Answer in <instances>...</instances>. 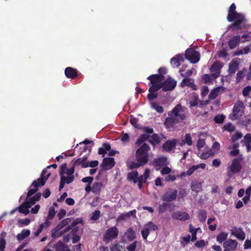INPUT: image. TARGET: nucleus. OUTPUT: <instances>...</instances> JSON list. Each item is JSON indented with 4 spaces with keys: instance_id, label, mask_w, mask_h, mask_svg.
Instances as JSON below:
<instances>
[{
    "instance_id": "nucleus-59",
    "label": "nucleus",
    "mask_w": 251,
    "mask_h": 251,
    "mask_svg": "<svg viewBox=\"0 0 251 251\" xmlns=\"http://www.w3.org/2000/svg\"><path fill=\"white\" fill-rule=\"evenodd\" d=\"M122 247L119 244H115L110 248L111 251H121Z\"/></svg>"
},
{
    "instance_id": "nucleus-24",
    "label": "nucleus",
    "mask_w": 251,
    "mask_h": 251,
    "mask_svg": "<svg viewBox=\"0 0 251 251\" xmlns=\"http://www.w3.org/2000/svg\"><path fill=\"white\" fill-rule=\"evenodd\" d=\"M223 67L222 64L219 62H214L211 66L210 70L213 74L218 73V76L220 75V70Z\"/></svg>"
},
{
    "instance_id": "nucleus-26",
    "label": "nucleus",
    "mask_w": 251,
    "mask_h": 251,
    "mask_svg": "<svg viewBox=\"0 0 251 251\" xmlns=\"http://www.w3.org/2000/svg\"><path fill=\"white\" fill-rule=\"evenodd\" d=\"M202 186V183L199 181H193L191 184V189L192 191L197 193L201 190Z\"/></svg>"
},
{
    "instance_id": "nucleus-10",
    "label": "nucleus",
    "mask_w": 251,
    "mask_h": 251,
    "mask_svg": "<svg viewBox=\"0 0 251 251\" xmlns=\"http://www.w3.org/2000/svg\"><path fill=\"white\" fill-rule=\"evenodd\" d=\"M241 169L240 161L238 159H234L231 165L227 168V175L231 177L235 174L239 172Z\"/></svg>"
},
{
    "instance_id": "nucleus-39",
    "label": "nucleus",
    "mask_w": 251,
    "mask_h": 251,
    "mask_svg": "<svg viewBox=\"0 0 251 251\" xmlns=\"http://www.w3.org/2000/svg\"><path fill=\"white\" fill-rule=\"evenodd\" d=\"M77 165H81L82 168H87L88 167V162H83V159L79 158L76 159L74 162V167Z\"/></svg>"
},
{
    "instance_id": "nucleus-20",
    "label": "nucleus",
    "mask_w": 251,
    "mask_h": 251,
    "mask_svg": "<svg viewBox=\"0 0 251 251\" xmlns=\"http://www.w3.org/2000/svg\"><path fill=\"white\" fill-rule=\"evenodd\" d=\"M168 164L167 159L165 157L155 158L153 160V165L154 166L163 167Z\"/></svg>"
},
{
    "instance_id": "nucleus-54",
    "label": "nucleus",
    "mask_w": 251,
    "mask_h": 251,
    "mask_svg": "<svg viewBox=\"0 0 251 251\" xmlns=\"http://www.w3.org/2000/svg\"><path fill=\"white\" fill-rule=\"evenodd\" d=\"M225 117L223 115H218L214 118V121L217 123H222L224 121Z\"/></svg>"
},
{
    "instance_id": "nucleus-30",
    "label": "nucleus",
    "mask_w": 251,
    "mask_h": 251,
    "mask_svg": "<svg viewBox=\"0 0 251 251\" xmlns=\"http://www.w3.org/2000/svg\"><path fill=\"white\" fill-rule=\"evenodd\" d=\"M223 89V88L222 87H219L218 88H216L213 90H212L211 92L210 93L209 95V100L206 101V102L205 104H207L210 100H213L215 98H216V97L218 96V93L220 90Z\"/></svg>"
},
{
    "instance_id": "nucleus-17",
    "label": "nucleus",
    "mask_w": 251,
    "mask_h": 251,
    "mask_svg": "<svg viewBox=\"0 0 251 251\" xmlns=\"http://www.w3.org/2000/svg\"><path fill=\"white\" fill-rule=\"evenodd\" d=\"M101 165L104 170H109L114 166V160L113 158H104Z\"/></svg>"
},
{
    "instance_id": "nucleus-21",
    "label": "nucleus",
    "mask_w": 251,
    "mask_h": 251,
    "mask_svg": "<svg viewBox=\"0 0 251 251\" xmlns=\"http://www.w3.org/2000/svg\"><path fill=\"white\" fill-rule=\"evenodd\" d=\"M41 196V193H38L35 194V195L32 197V198H26L25 202H27V203L30 205V207L31 205L34 204L36 202V201H38Z\"/></svg>"
},
{
    "instance_id": "nucleus-48",
    "label": "nucleus",
    "mask_w": 251,
    "mask_h": 251,
    "mask_svg": "<svg viewBox=\"0 0 251 251\" xmlns=\"http://www.w3.org/2000/svg\"><path fill=\"white\" fill-rule=\"evenodd\" d=\"M171 64L173 67H178L180 66V62L174 56L171 60Z\"/></svg>"
},
{
    "instance_id": "nucleus-28",
    "label": "nucleus",
    "mask_w": 251,
    "mask_h": 251,
    "mask_svg": "<svg viewBox=\"0 0 251 251\" xmlns=\"http://www.w3.org/2000/svg\"><path fill=\"white\" fill-rule=\"evenodd\" d=\"M218 77V73L216 74H205L202 76V79L206 83L210 82L211 80L216 79Z\"/></svg>"
},
{
    "instance_id": "nucleus-33",
    "label": "nucleus",
    "mask_w": 251,
    "mask_h": 251,
    "mask_svg": "<svg viewBox=\"0 0 251 251\" xmlns=\"http://www.w3.org/2000/svg\"><path fill=\"white\" fill-rule=\"evenodd\" d=\"M30 234V231L29 229H24L17 235V239L19 241H22L28 237Z\"/></svg>"
},
{
    "instance_id": "nucleus-8",
    "label": "nucleus",
    "mask_w": 251,
    "mask_h": 251,
    "mask_svg": "<svg viewBox=\"0 0 251 251\" xmlns=\"http://www.w3.org/2000/svg\"><path fill=\"white\" fill-rule=\"evenodd\" d=\"M244 111V106L243 102L238 101L236 103L233 108V112L230 114L229 117L232 120H236L241 117Z\"/></svg>"
},
{
    "instance_id": "nucleus-35",
    "label": "nucleus",
    "mask_w": 251,
    "mask_h": 251,
    "mask_svg": "<svg viewBox=\"0 0 251 251\" xmlns=\"http://www.w3.org/2000/svg\"><path fill=\"white\" fill-rule=\"evenodd\" d=\"M151 106L154 109L157 113L161 114L164 112V108L162 106L159 105L155 102L151 101L150 102Z\"/></svg>"
},
{
    "instance_id": "nucleus-57",
    "label": "nucleus",
    "mask_w": 251,
    "mask_h": 251,
    "mask_svg": "<svg viewBox=\"0 0 251 251\" xmlns=\"http://www.w3.org/2000/svg\"><path fill=\"white\" fill-rule=\"evenodd\" d=\"M136 247V242H134L126 247L128 251H135Z\"/></svg>"
},
{
    "instance_id": "nucleus-29",
    "label": "nucleus",
    "mask_w": 251,
    "mask_h": 251,
    "mask_svg": "<svg viewBox=\"0 0 251 251\" xmlns=\"http://www.w3.org/2000/svg\"><path fill=\"white\" fill-rule=\"evenodd\" d=\"M30 207V205H28L27 202L25 201L18 207L19 212L23 213L26 215L29 213V208Z\"/></svg>"
},
{
    "instance_id": "nucleus-6",
    "label": "nucleus",
    "mask_w": 251,
    "mask_h": 251,
    "mask_svg": "<svg viewBox=\"0 0 251 251\" xmlns=\"http://www.w3.org/2000/svg\"><path fill=\"white\" fill-rule=\"evenodd\" d=\"M66 170V165L65 164H62L60 166V175L61 176V179L64 180L66 183L69 184L72 182L74 179L73 174L74 173L75 169L74 166L69 169Z\"/></svg>"
},
{
    "instance_id": "nucleus-62",
    "label": "nucleus",
    "mask_w": 251,
    "mask_h": 251,
    "mask_svg": "<svg viewBox=\"0 0 251 251\" xmlns=\"http://www.w3.org/2000/svg\"><path fill=\"white\" fill-rule=\"evenodd\" d=\"M82 181L84 183H88V184H91L93 180V177L88 176L84 177L82 179Z\"/></svg>"
},
{
    "instance_id": "nucleus-47",
    "label": "nucleus",
    "mask_w": 251,
    "mask_h": 251,
    "mask_svg": "<svg viewBox=\"0 0 251 251\" xmlns=\"http://www.w3.org/2000/svg\"><path fill=\"white\" fill-rule=\"evenodd\" d=\"M100 210H96L92 213L91 220L94 221L98 220L100 217Z\"/></svg>"
},
{
    "instance_id": "nucleus-42",
    "label": "nucleus",
    "mask_w": 251,
    "mask_h": 251,
    "mask_svg": "<svg viewBox=\"0 0 251 251\" xmlns=\"http://www.w3.org/2000/svg\"><path fill=\"white\" fill-rule=\"evenodd\" d=\"M56 212L53 206H51L49 208V213L47 217V220H50L53 218L55 215Z\"/></svg>"
},
{
    "instance_id": "nucleus-22",
    "label": "nucleus",
    "mask_w": 251,
    "mask_h": 251,
    "mask_svg": "<svg viewBox=\"0 0 251 251\" xmlns=\"http://www.w3.org/2000/svg\"><path fill=\"white\" fill-rule=\"evenodd\" d=\"M92 192L95 195H99L103 188L101 182H96L93 183L92 186Z\"/></svg>"
},
{
    "instance_id": "nucleus-45",
    "label": "nucleus",
    "mask_w": 251,
    "mask_h": 251,
    "mask_svg": "<svg viewBox=\"0 0 251 251\" xmlns=\"http://www.w3.org/2000/svg\"><path fill=\"white\" fill-rule=\"evenodd\" d=\"M241 143L244 145L251 144V135L249 134L246 135L244 139L241 141Z\"/></svg>"
},
{
    "instance_id": "nucleus-44",
    "label": "nucleus",
    "mask_w": 251,
    "mask_h": 251,
    "mask_svg": "<svg viewBox=\"0 0 251 251\" xmlns=\"http://www.w3.org/2000/svg\"><path fill=\"white\" fill-rule=\"evenodd\" d=\"M144 226L147 228H148V230H149V231L150 230L154 231V230H157L158 228L157 226L151 222L148 223Z\"/></svg>"
},
{
    "instance_id": "nucleus-7",
    "label": "nucleus",
    "mask_w": 251,
    "mask_h": 251,
    "mask_svg": "<svg viewBox=\"0 0 251 251\" xmlns=\"http://www.w3.org/2000/svg\"><path fill=\"white\" fill-rule=\"evenodd\" d=\"M148 79L150 80V83L151 84V86L149 89L150 93L148 95V98L150 101H151L152 100L156 99L157 97V94L155 92L161 88V86L159 85L158 83L160 81H154L152 78Z\"/></svg>"
},
{
    "instance_id": "nucleus-27",
    "label": "nucleus",
    "mask_w": 251,
    "mask_h": 251,
    "mask_svg": "<svg viewBox=\"0 0 251 251\" xmlns=\"http://www.w3.org/2000/svg\"><path fill=\"white\" fill-rule=\"evenodd\" d=\"M150 137V135H149L148 133H145L140 136L136 141V144L139 146H141L144 143H146L145 142L147 141H149V142H151L150 140H149Z\"/></svg>"
},
{
    "instance_id": "nucleus-38",
    "label": "nucleus",
    "mask_w": 251,
    "mask_h": 251,
    "mask_svg": "<svg viewBox=\"0 0 251 251\" xmlns=\"http://www.w3.org/2000/svg\"><path fill=\"white\" fill-rule=\"evenodd\" d=\"M70 229H71V227L70 226H69L67 227V229L63 231H59V230H55L54 231L52 232L51 236L53 238H58V237H60L63 234V233H64V232H66L67 231L70 230Z\"/></svg>"
},
{
    "instance_id": "nucleus-40",
    "label": "nucleus",
    "mask_w": 251,
    "mask_h": 251,
    "mask_svg": "<svg viewBox=\"0 0 251 251\" xmlns=\"http://www.w3.org/2000/svg\"><path fill=\"white\" fill-rule=\"evenodd\" d=\"M125 236H126L129 241H131L135 238V233L133 229L131 228H129L127 231L125 233Z\"/></svg>"
},
{
    "instance_id": "nucleus-31",
    "label": "nucleus",
    "mask_w": 251,
    "mask_h": 251,
    "mask_svg": "<svg viewBox=\"0 0 251 251\" xmlns=\"http://www.w3.org/2000/svg\"><path fill=\"white\" fill-rule=\"evenodd\" d=\"M238 69V62L232 60L229 64L228 72L230 74H234Z\"/></svg>"
},
{
    "instance_id": "nucleus-56",
    "label": "nucleus",
    "mask_w": 251,
    "mask_h": 251,
    "mask_svg": "<svg viewBox=\"0 0 251 251\" xmlns=\"http://www.w3.org/2000/svg\"><path fill=\"white\" fill-rule=\"evenodd\" d=\"M137 119L133 116H131L130 118V122L131 125L135 127H138Z\"/></svg>"
},
{
    "instance_id": "nucleus-60",
    "label": "nucleus",
    "mask_w": 251,
    "mask_h": 251,
    "mask_svg": "<svg viewBox=\"0 0 251 251\" xmlns=\"http://www.w3.org/2000/svg\"><path fill=\"white\" fill-rule=\"evenodd\" d=\"M208 92L209 90L207 86L202 87L201 89V94L202 98L206 96L208 93Z\"/></svg>"
},
{
    "instance_id": "nucleus-15",
    "label": "nucleus",
    "mask_w": 251,
    "mask_h": 251,
    "mask_svg": "<svg viewBox=\"0 0 251 251\" xmlns=\"http://www.w3.org/2000/svg\"><path fill=\"white\" fill-rule=\"evenodd\" d=\"M172 217L175 220L185 221L190 218V216L186 212L178 211L173 212L172 214Z\"/></svg>"
},
{
    "instance_id": "nucleus-23",
    "label": "nucleus",
    "mask_w": 251,
    "mask_h": 251,
    "mask_svg": "<svg viewBox=\"0 0 251 251\" xmlns=\"http://www.w3.org/2000/svg\"><path fill=\"white\" fill-rule=\"evenodd\" d=\"M53 248L55 251H71L69 247L64 244L62 241H59L55 244Z\"/></svg>"
},
{
    "instance_id": "nucleus-18",
    "label": "nucleus",
    "mask_w": 251,
    "mask_h": 251,
    "mask_svg": "<svg viewBox=\"0 0 251 251\" xmlns=\"http://www.w3.org/2000/svg\"><path fill=\"white\" fill-rule=\"evenodd\" d=\"M180 86L182 87L185 86H187L190 88H192L194 90L197 89V87L194 84V80L189 77L184 78L181 82Z\"/></svg>"
},
{
    "instance_id": "nucleus-12",
    "label": "nucleus",
    "mask_w": 251,
    "mask_h": 251,
    "mask_svg": "<svg viewBox=\"0 0 251 251\" xmlns=\"http://www.w3.org/2000/svg\"><path fill=\"white\" fill-rule=\"evenodd\" d=\"M119 230L116 226H112L108 229L104 236V241L108 242L111 239H115L118 234Z\"/></svg>"
},
{
    "instance_id": "nucleus-58",
    "label": "nucleus",
    "mask_w": 251,
    "mask_h": 251,
    "mask_svg": "<svg viewBox=\"0 0 251 251\" xmlns=\"http://www.w3.org/2000/svg\"><path fill=\"white\" fill-rule=\"evenodd\" d=\"M195 246L198 248H202L205 246L206 243L204 240H201L197 241L195 244Z\"/></svg>"
},
{
    "instance_id": "nucleus-63",
    "label": "nucleus",
    "mask_w": 251,
    "mask_h": 251,
    "mask_svg": "<svg viewBox=\"0 0 251 251\" xmlns=\"http://www.w3.org/2000/svg\"><path fill=\"white\" fill-rule=\"evenodd\" d=\"M176 179V177L174 175H168L165 178L166 181H174Z\"/></svg>"
},
{
    "instance_id": "nucleus-5",
    "label": "nucleus",
    "mask_w": 251,
    "mask_h": 251,
    "mask_svg": "<svg viewBox=\"0 0 251 251\" xmlns=\"http://www.w3.org/2000/svg\"><path fill=\"white\" fill-rule=\"evenodd\" d=\"M47 172V170H44L41 175L40 177L36 180H34L31 184V186H33L34 188L30 189L27 192L26 198H29L32 195L35 194L38 191V187H41L45 185L46 181L50 177V174L49 173L46 175Z\"/></svg>"
},
{
    "instance_id": "nucleus-51",
    "label": "nucleus",
    "mask_w": 251,
    "mask_h": 251,
    "mask_svg": "<svg viewBox=\"0 0 251 251\" xmlns=\"http://www.w3.org/2000/svg\"><path fill=\"white\" fill-rule=\"evenodd\" d=\"M169 205L168 203L164 202L162 204H160L158 206V211L160 213L164 212L166 210V208Z\"/></svg>"
},
{
    "instance_id": "nucleus-9",
    "label": "nucleus",
    "mask_w": 251,
    "mask_h": 251,
    "mask_svg": "<svg viewBox=\"0 0 251 251\" xmlns=\"http://www.w3.org/2000/svg\"><path fill=\"white\" fill-rule=\"evenodd\" d=\"M177 196V191L176 189L169 188L166 189L161 197V199L166 202H172L175 201Z\"/></svg>"
},
{
    "instance_id": "nucleus-61",
    "label": "nucleus",
    "mask_w": 251,
    "mask_h": 251,
    "mask_svg": "<svg viewBox=\"0 0 251 251\" xmlns=\"http://www.w3.org/2000/svg\"><path fill=\"white\" fill-rule=\"evenodd\" d=\"M205 144V141L204 140L200 139L198 140L197 146L199 150L201 149L202 147H203L204 145Z\"/></svg>"
},
{
    "instance_id": "nucleus-50",
    "label": "nucleus",
    "mask_w": 251,
    "mask_h": 251,
    "mask_svg": "<svg viewBox=\"0 0 251 251\" xmlns=\"http://www.w3.org/2000/svg\"><path fill=\"white\" fill-rule=\"evenodd\" d=\"M172 172V169L168 167H163L161 170V174L162 175H169Z\"/></svg>"
},
{
    "instance_id": "nucleus-13",
    "label": "nucleus",
    "mask_w": 251,
    "mask_h": 251,
    "mask_svg": "<svg viewBox=\"0 0 251 251\" xmlns=\"http://www.w3.org/2000/svg\"><path fill=\"white\" fill-rule=\"evenodd\" d=\"M230 232L232 235L234 236L239 240H244L245 239V233L240 227L233 226L230 230Z\"/></svg>"
},
{
    "instance_id": "nucleus-53",
    "label": "nucleus",
    "mask_w": 251,
    "mask_h": 251,
    "mask_svg": "<svg viewBox=\"0 0 251 251\" xmlns=\"http://www.w3.org/2000/svg\"><path fill=\"white\" fill-rule=\"evenodd\" d=\"M129 136L127 133H122V137H121V141L124 143H126L127 142L129 141Z\"/></svg>"
},
{
    "instance_id": "nucleus-32",
    "label": "nucleus",
    "mask_w": 251,
    "mask_h": 251,
    "mask_svg": "<svg viewBox=\"0 0 251 251\" xmlns=\"http://www.w3.org/2000/svg\"><path fill=\"white\" fill-rule=\"evenodd\" d=\"M65 74L68 78H74L76 76V71L72 68L67 67L65 70Z\"/></svg>"
},
{
    "instance_id": "nucleus-46",
    "label": "nucleus",
    "mask_w": 251,
    "mask_h": 251,
    "mask_svg": "<svg viewBox=\"0 0 251 251\" xmlns=\"http://www.w3.org/2000/svg\"><path fill=\"white\" fill-rule=\"evenodd\" d=\"M224 129L225 130L231 132L235 130V127L232 124L228 123L224 126Z\"/></svg>"
},
{
    "instance_id": "nucleus-19",
    "label": "nucleus",
    "mask_w": 251,
    "mask_h": 251,
    "mask_svg": "<svg viewBox=\"0 0 251 251\" xmlns=\"http://www.w3.org/2000/svg\"><path fill=\"white\" fill-rule=\"evenodd\" d=\"M241 37L237 35L233 37L228 42V45L230 49H234L240 43Z\"/></svg>"
},
{
    "instance_id": "nucleus-55",
    "label": "nucleus",
    "mask_w": 251,
    "mask_h": 251,
    "mask_svg": "<svg viewBox=\"0 0 251 251\" xmlns=\"http://www.w3.org/2000/svg\"><path fill=\"white\" fill-rule=\"evenodd\" d=\"M251 91V87L248 86L244 88L242 94L244 97L247 96Z\"/></svg>"
},
{
    "instance_id": "nucleus-64",
    "label": "nucleus",
    "mask_w": 251,
    "mask_h": 251,
    "mask_svg": "<svg viewBox=\"0 0 251 251\" xmlns=\"http://www.w3.org/2000/svg\"><path fill=\"white\" fill-rule=\"evenodd\" d=\"M244 249H251V237L250 240H247L244 244Z\"/></svg>"
},
{
    "instance_id": "nucleus-49",
    "label": "nucleus",
    "mask_w": 251,
    "mask_h": 251,
    "mask_svg": "<svg viewBox=\"0 0 251 251\" xmlns=\"http://www.w3.org/2000/svg\"><path fill=\"white\" fill-rule=\"evenodd\" d=\"M149 233H150V231L148 230V228H147L144 226V227H143V229L141 231V234H142L143 238L144 239L146 240Z\"/></svg>"
},
{
    "instance_id": "nucleus-14",
    "label": "nucleus",
    "mask_w": 251,
    "mask_h": 251,
    "mask_svg": "<svg viewBox=\"0 0 251 251\" xmlns=\"http://www.w3.org/2000/svg\"><path fill=\"white\" fill-rule=\"evenodd\" d=\"M237 242L235 240L228 239L223 244L224 251H234L237 248Z\"/></svg>"
},
{
    "instance_id": "nucleus-3",
    "label": "nucleus",
    "mask_w": 251,
    "mask_h": 251,
    "mask_svg": "<svg viewBox=\"0 0 251 251\" xmlns=\"http://www.w3.org/2000/svg\"><path fill=\"white\" fill-rule=\"evenodd\" d=\"M150 148L147 143H144L136 152L137 162H132L129 166L130 168L135 169L146 164L149 159L148 151Z\"/></svg>"
},
{
    "instance_id": "nucleus-37",
    "label": "nucleus",
    "mask_w": 251,
    "mask_h": 251,
    "mask_svg": "<svg viewBox=\"0 0 251 251\" xmlns=\"http://www.w3.org/2000/svg\"><path fill=\"white\" fill-rule=\"evenodd\" d=\"M228 234L225 232H222L217 236L216 240L219 243H223L227 237Z\"/></svg>"
},
{
    "instance_id": "nucleus-41",
    "label": "nucleus",
    "mask_w": 251,
    "mask_h": 251,
    "mask_svg": "<svg viewBox=\"0 0 251 251\" xmlns=\"http://www.w3.org/2000/svg\"><path fill=\"white\" fill-rule=\"evenodd\" d=\"M182 139L185 143L188 146H191L193 144L192 139L190 134H186Z\"/></svg>"
},
{
    "instance_id": "nucleus-52",
    "label": "nucleus",
    "mask_w": 251,
    "mask_h": 251,
    "mask_svg": "<svg viewBox=\"0 0 251 251\" xmlns=\"http://www.w3.org/2000/svg\"><path fill=\"white\" fill-rule=\"evenodd\" d=\"M242 136L243 135L241 132H236L232 136L231 139L233 142H235L238 139L241 138Z\"/></svg>"
},
{
    "instance_id": "nucleus-4",
    "label": "nucleus",
    "mask_w": 251,
    "mask_h": 251,
    "mask_svg": "<svg viewBox=\"0 0 251 251\" xmlns=\"http://www.w3.org/2000/svg\"><path fill=\"white\" fill-rule=\"evenodd\" d=\"M152 78L154 81L160 80L158 83L162 88L164 91H171L173 90L176 86V81L171 78L163 81L164 77L161 75H152L149 76L147 78L151 79Z\"/></svg>"
},
{
    "instance_id": "nucleus-2",
    "label": "nucleus",
    "mask_w": 251,
    "mask_h": 251,
    "mask_svg": "<svg viewBox=\"0 0 251 251\" xmlns=\"http://www.w3.org/2000/svg\"><path fill=\"white\" fill-rule=\"evenodd\" d=\"M235 9V4L232 3L229 8L227 19L230 22L234 21L229 28H236L238 30L245 26V19L243 14L236 12Z\"/></svg>"
},
{
    "instance_id": "nucleus-25",
    "label": "nucleus",
    "mask_w": 251,
    "mask_h": 251,
    "mask_svg": "<svg viewBox=\"0 0 251 251\" xmlns=\"http://www.w3.org/2000/svg\"><path fill=\"white\" fill-rule=\"evenodd\" d=\"M205 166L206 165L204 163H201L197 165H193L187 171L185 174L187 176H191L195 170L199 168L204 169L205 168Z\"/></svg>"
},
{
    "instance_id": "nucleus-11",
    "label": "nucleus",
    "mask_w": 251,
    "mask_h": 251,
    "mask_svg": "<svg viewBox=\"0 0 251 251\" xmlns=\"http://www.w3.org/2000/svg\"><path fill=\"white\" fill-rule=\"evenodd\" d=\"M185 56L192 63H197L200 60V53L193 49L186 50Z\"/></svg>"
},
{
    "instance_id": "nucleus-34",
    "label": "nucleus",
    "mask_w": 251,
    "mask_h": 251,
    "mask_svg": "<svg viewBox=\"0 0 251 251\" xmlns=\"http://www.w3.org/2000/svg\"><path fill=\"white\" fill-rule=\"evenodd\" d=\"M6 235L5 232H2L0 233V251H4L5 248L6 242L5 238Z\"/></svg>"
},
{
    "instance_id": "nucleus-1",
    "label": "nucleus",
    "mask_w": 251,
    "mask_h": 251,
    "mask_svg": "<svg viewBox=\"0 0 251 251\" xmlns=\"http://www.w3.org/2000/svg\"><path fill=\"white\" fill-rule=\"evenodd\" d=\"M187 112V108L182 106L180 104H177L174 109L168 113V117L164 122L167 128L174 126L179 122L185 119Z\"/></svg>"
},
{
    "instance_id": "nucleus-43",
    "label": "nucleus",
    "mask_w": 251,
    "mask_h": 251,
    "mask_svg": "<svg viewBox=\"0 0 251 251\" xmlns=\"http://www.w3.org/2000/svg\"><path fill=\"white\" fill-rule=\"evenodd\" d=\"M206 212L204 210H200L198 213V218L202 222L205 221L206 219Z\"/></svg>"
},
{
    "instance_id": "nucleus-36",
    "label": "nucleus",
    "mask_w": 251,
    "mask_h": 251,
    "mask_svg": "<svg viewBox=\"0 0 251 251\" xmlns=\"http://www.w3.org/2000/svg\"><path fill=\"white\" fill-rule=\"evenodd\" d=\"M138 176V172L136 171H134L128 174L127 178L129 180H132L134 183H137Z\"/></svg>"
},
{
    "instance_id": "nucleus-16",
    "label": "nucleus",
    "mask_w": 251,
    "mask_h": 251,
    "mask_svg": "<svg viewBox=\"0 0 251 251\" xmlns=\"http://www.w3.org/2000/svg\"><path fill=\"white\" fill-rule=\"evenodd\" d=\"M177 144V140L175 139L172 140H168L163 145L162 148L166 151H170L174 149Z\"/></svg>"
}]
</instances>
